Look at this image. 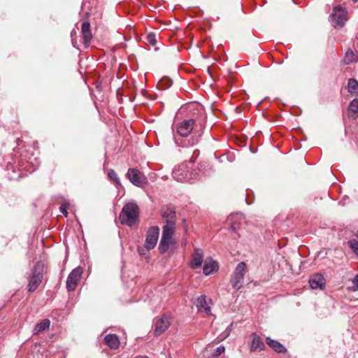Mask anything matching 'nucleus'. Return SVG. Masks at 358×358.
Instances as JSON below:
<instances>
[{
	"label": "nucleus",
	"mask_w": 358,
	"mask_h": 358,
	"mask_svg": "<svg viewBox=\"0 0 358 358\" xmlns=\"http://www.w3.org/2000/svg\"><path fill=\"white\" fill-rule=\"evenodd\" d=\"M169 83H168V85H171V83H170V80H168Z\"/></svg>",
	"instance_id": "473e14b6"
},
{
	"label": "nucleus",
	"mask_w": 358,
	"mask_h": 358,
	"mask_svg": "<svg viewBox=\"0 0 358 358\" xmlns=\"http://www.w3.org/2000/svg\"><path fill=\"white\" fill-rule=\"evenodd\" d=\"M348 92L358 96V81L355 78H350L348 82Z\"/></svg>",
	"instance_id": "393cba45"
},
{
	"label": "nucleus",
	"mask_w": 358,
	"mask_h": 358,
	"mask_svg": "<svg viewBox=\"0 0 358 358\" xmlns=\"http://www.w3.org/2000/svg\"><path fill=\"white\" fill-rule=\"evenodd\" d=\"M196 120L193 118L186 119L180 122L177 125V132L179 137L174 136V141L178 146L186 148L193 146L198 143L201 134L192 136L189 139H183V137H187L193 131Z\"/></svg>",
	"instance_id": "7ed1b4c3"
},
{
	"label": "nucleus",
	"mask_w": 358,
	"mask_h": 358,
	"mask_svg": "<svg viewBox=\"0 0 358 358\" xmlns=\"http://www.w3.org/2000/svg\"><path fill=\"white\" fill-rule=\"evenodd\" d=\"M126 177L134 185L137 187H141L148 182L144 174L139 170L134 168H130L128 169Z\"/></svg>",
	"instance_id": "6e6552de"
},
{
	"label": "nucleus",
	"mask_w": 358,
	"mask_h": 358,
	"mask_svg": "<svg viewBox=\"0 0 358 358\" xmlns=\"http://www.w3.org/2000/svg\"><path fill=\"white\" fill-rule=\"evenodd\" d=\"M159 234V228L158 227H152L148 230L145 241V248L147 250H152L156 246Z\"/></svg>",
	"instance_id": "1a4fd4ad"
},
{
	"label": "nucleus",
	"mask_w": 358,
	"mask_h": 358,
	"mask_svg": "<svg viewBox=\"0 0 358 358\" xmlns=\"http://www.w3.org/2000/svg\"><path fill=\"white\" fill-rule=\"evenodd\" d=\"M245 273L246 264L241 262L238 264L231 277L230 282L233 288L238 290L243 287Z\"/></svg>",
	"instance_id": "0eeeda50"
},
{
	"label": "nucleus",
	"mask_w": 358,
	"mask_h": 358,
	"mask_svg": "<svg viewBox=\"0 0 358 358\" xmlns=\"http://www.w3.org/2000/svg\"><path fill=\"white\" fill-rule=\"evenodd\" d=\"M106 344L111 349L116 350L120 346V340L115 334H108L104 338Z\"/></svg>",
	"instance_id": "412c9836"
},
{
	"label": "nucleus",
	"mask_w": 358,
	"mask_h": 358,
	"mask_svg": "<svg viewBox=\"0 0 358 358\" xmlns=\"http://www.w3.org/2000/svg\"><path fill=\"white\" fill-rule=\"evenodd\" d=\"M162 215L166 221V224L170 222L173 223V227H175L176 222V211L171 206H164L161 210Z\"/></svg>",
	"instance_id": "4468645a"
},
{
	"label": "nucleus",
	"mask_w": 358,
	"mask_h": 358,
	"mask_svg": "<svg viewBox=\"0 0 358 358\" xmlns=\"http://www.w3.org/2000/svg\"><path fill=\"white\" fill-rule=\"evenodd\" d=\"M43 268L44 264L41 261L36 262L34 265L29 278V292H34L42 282Z\"/></svg>",
	"instance_id": "39448f33"
},
{
	"label": "nucleus",
	"mask_w": 358,
	"mask_h": 358,
	"mask_svg": "<svg viewBox=\"0 0 358 358\" xmlns=\"http://www.w3.org/2000/svg\"><path fill=\"white\" fill-rule=\"evenodd\" d=\"M15 163L17 164L15 166L8 164L6 166L8 171V178L10 180H17L27 172H34L40 164L37 157L32 155H29L27 153L21 154L20 160Z\"/></svg>",
	"instance_id": "f03ea898"
},
{
	"label": "nucleus",
	"mask_w": 358,
	"mask_h": 358,
	"mask_svg": "<svg viewBox=\"0 0 358 358\" xmlns=\"http://www.w3.org/2000/svg\"><path fill=\"white\" fill-rule=\"evenodd\" d=\"M309 284L313 289H324L325 287V278L322 274H315L310 278Z\"/></svg>",
	"instance_id": "dca6fc26"
},
{
	"label": "nucleus",
	"mask_w": 358,
	"mask_h": 358,
	"mask_svg": "<svg viewBox=\"0 0 358 358\" xmlns=\"http://www.w3.org/2000/svg\"><path fill=\"white\" fill-rule=\"evenodd\" d=\"M193 162L189 161L176 166L172 171L174 180L178 182H189L199 180L202 176H207L206 169L209 166L207 163L201 164L199 167L193 169Z\"/></svg>",
	"instance_id": "f257e3e1"
},
{
	"label": "nucleus",
	"mask_w": 358,
	"mask_h": 358,
	"mask_svg": "<svg viewBox=\"0 0 358 358\" xmlns=\"http://www.w3.org/2000/svg\"><path fill=\"white\" fill-rule=\"evenodd\" d=\"M225 350V348L223 345H220L219 347L214 349L213 352H212V355L214 357H217L220 355H222Z\"/></svg>",
	"instance_id": "c756f323"
},
{
	"label": "nucleus",
	"mask_w": 358,
	"mask_h": 358,
	"mask_svg": "<svg viewBox=\"0 0 358 358\" xmlns=\"http://www.w3.org/2000/svg\"><path fill=\"white\" fill-rule=\"evenodd\" d=\"M348 244L352 251L358 257V241L356 239L350 240Z\"/></svg>",
	"instance_id": "c85d7f7f"
},
{
	"label": "nucleus",
	"mask_w": 358,
	"mask_h": 358,
	"mask_svg": "<svg viewBox=\"0 0 358 358\" xmlns=\"http://www.w3.org/2000/svg\"><path fill=\"white\" fill-rule=\"evenodd\" d=\"M227 222L230 230L236 231L242 222H245V217L242 213L231 214L227 217Z\"/></svg>",
	"instance_id": "ddd939ff"
},
{
	"label": "nucleus",
	"mask_w": 358,
	"mask_h": 358,
	"mask_svg": "<svg viewBox=\"0 0 358 358\" xmlns=\"http://www.w3.org/2000/svg\"><path fill=\"white\" fill-rule=\"evenodd\" d=\"M138 217V207L134 203H128L124 206L119 215V220L122 224L133 226Z\"/></svg>",
	"instance_id": "20e7f679"
},
{
	"label": "nucleus",
	"mask_w": 358,
	"mask_h": 358,
	"mask_svg": "<svg viewBox=\"0 0 358 358\" xmlns=\"http://www.w3.org/2000/svg\"><path fill=\"white\" fill-rule=\"evenodd\" d=\"M203 261V251L199 248L195 249L194 252L192 255L190 266L192 268H198L201 266Z\"/></svg>",
	"instance_id": "a211bd4d"
},
{
	"label": "nucleus",
	"mask_w": 358,
	"mask_h": 358,
	"mask_svg": "<svg viewBox=\"0 0 358 358\" xmlns=\"http://www.w3.org/2000/svg\"><path fill=\"white\" fill-rule=\"evenodd\" d=\"M108 177L110 180L113 181L116 186H120L121 182L117 174V173L113 169H109L108 171Z\"/></svg>",
	"instance_id": "a878e982"
},
{
	"label": "nucleus",
	"mask_w": 358,
	"mask_h": 358,
	"mask_svg": "<svg viewBox=\"0 0 358 358\" xmlns=\"http://www.w3.org/2000/svg\"><path fill=\"white\" fill-rule=\"evenodd\" d=\"M357 236H358V230H357Z\"/></svg>",
	"instance_id": "72a5a7b5"
},
{
	"label": "nucleus",
	"mask_w": 358,
	"mask_h": 358,
	"mask_svg": "<svg viewBox=\"0 0 358 358\" xmlns=\"http://www.w3.org/2000/svg\"><path fill=\"white\" fill-rule=\"evenodd\" d=\"M251 337L252 341L250 344V351L251 352H255L264 350L265 345L261 338L256 333H252Z\"/></svg>",
	"instance_id": "2eb2a0df"
},
{
	"label": "nucleus",
	"mask_w": 358,
	"mask_h": 358,
	"mask_svg": "<svg viewBox=\"0 0 358 358\" xmlns=\"http://www.w3.org/2000/svg\"><path fill=\"white\" fill-rule=\"evenodd\" d=\"M348 110L354 113H358V99H354L350 103Z\"/></svg>",
	"instance_id": "bb28decb"
},
{
	"label": "nucleus",
	"mask_w": 358,
	"mask_h": 358,
	"mask_svg": "<svg viewBox=\"0 0 358 358\" xmlns=\"http://www.w3.org/2000/svg\"><path fill=\"white\" fill-rule=\"evenodd\" d=\"M357 60L358 56L352 50L349 49L345 53L343 63L344 64H350L352 62H356Z\"/></svg>",
	"instance_id": "b1692460"
},
{
	"label": "nucleus",
	"mask_w": 358,
	"mask_h": 358,
	"mask_svg": "<svg viewBox=\"0 0 358 358\" xmlns=\"http://www.w3.org/2000/svg\"><path fill=\"white\" fill-rule=\"evenodd\" d=\"M170 318L167 315H163L157 319L155 323L154 334L155 336L162 334L170 326Z\"/></svg>",
	"instance_id": "f8f14e48"
},
{
	"label": "nucleus",
	"mask_w": 358,
	"mask_h": 358,
	"mask_svg": "<svg viewBox=\"0 0 358 358\" xmlns=\"http://www.w3.org/2000/svg\"><path fill=\"white\" fill-rule=\"evenodd\" d=\"M196 306L199 312H203L207 314L210 313V306L205 295H201L197 299Z\"/></svg>",
	"instance_id": "6ab92c4d"
},
{
	"label": "nucleus",
	"mask_w": 358,
	"mask_h": 358,
	"mask_svg": "<svg viewBox=\"0 0 358 358\" xmlns=\"http://www.w3.org/2000/svg\"><path fill=\"white\" fill-rule=\"evenodd\" d=\"M148 43L154 46L157 43L156 35L154 32H150L146 37Z\"/></svg>",
	"instance_id": "cd10ccee"
},
{
	"label": "nucleus",
	"mask_w": 358,
	"mask_h": 358,
	"mask_svg": "<svg viewBox=\"0 0 358 358\" xmlns=\"http://www.w3.org/2000/svg\"><path fill=\"white\" fill-rule=\"evenodd\" d=\"M67 208L68 204L66 203H62L59 207V211L64 215V217L68 216Z\"/></svg>",
	"instance_id": "2f4dec72"
},
{
	"label": "nucleus",
	"mask_w": 358,
	"mask_h": 358,
	"mask_svg": "<svg viewBox=\"0 0 358 358\" xmlns=\"http://www.w3.org/2000/svg\"><path fill=\"white\" fill-rule=\"evenodd\" d=\"M82 273L83 268L80 266L76 267L69 273L66 280V289L68 291H73L76 289Z\"/></svg>",
	"instance_id": "9d476101"
},
{
	"label": "nucleus",
	"mask_w": 358,
	"mask_h": 358,
	"mask_svg": "<svg viewBox=\"0 0 358 358\" xmlns=\"http://www.w3.org/2000/svg\"><path fill=\"white\" fill-rule=\"evenodd\" d=\"M81 34L83 36V43L85 46H88L92 38L91 32V26L89 22H84L81 26Z\"/></svg>",
	"instance_id": "f3484780"
},
{
	"label": "nucleus",
	"mask_w": 358,
	"mask_h": 358,
	"mask_svg": "<svg viewBox=\"0 0 358 358\" xmlns=\"http://www.w3.org/2000/svg\"><path fill=\"white\" fill-rule=\"evenodd\" d=\"M346 12L340 6H336L334 8L333 13L331 16L334 22V27H343L346 21Z\"/></svg>",
	"instance_id": "9b49d317"
},
{
	"label": "nucleus",
	"mask_w": 358,
	"mask_h": 358,
	"mask_svg": "<svg viewBox=\"0 0 358 358\" xmlns=\"http://www.w3.org/2000/svg\"><path fill=\"white\" fill-rule=\"evenodd\" d=\"M352 287H349L352 291H357L358 290V273L354 277L352 280Z\"/></svg>",
	"instance_id": "7c9ffc66"
},
{
	"label": "nucleus",
	"mask_w": 358,
	"mask_h": 358,
	"mask_svg": "<svg viewBox=\"0 0 358 358\" xmlns=\"http://www.w3.org/2000/svg\"><path fill=\"white\" fill-rule=\"evenodd\" d=\"M266 343L272 350L278 353L287 352V348L276 340L272 339L270 337H266Z\"/></svg>",
	"instance_id": "aec40b11"
},
{
	"label": "nucleus",
	"mask_w": 358,
	"mask_h": 358,
	"mask_svg": "<svg viewBox=\"0 0 358 358\" xmlns=\"http://www.w3.org/2000/svg\"><path fill=\"white\" fill-rule=\"evenodd\" d=\"M216 263L210 258L204 262L203 272L206 275H208L213 273L216 270Z\"/></svg>",
	"instance_id": "4be33fe9"
},
{
	"label": "nucleus",
	"mask_w": 358,
	"mask_h": 358,
	"mask_svg": "<svg viewBox=\"0 0 358 358\" xmlns=\"http://www.w3.org/2000/svg\"><path fill=\"white\" fill-rule=\"evenodd\" d=\"M174 229L175 227H173L172 222L163 227L162 236L159 245V250L161 253L166 252L169 246L173 243L172 236Z\"/></svg>",
	"instance_id": "423d86ee"
},
{
	"label": "nucleus",
	"mask_w": 358,
	"mask_h": 358,
	"mask_svg": "<svg viewBox=\"0 0 358 358\" xmlns=\"http://www.w3.org/2000/svg\"><path fill=\"white\" fill-rule=\"evenodd\" d=\"M50 325V322L48 319L43 320L40 323H38L34 329V334H38L41 332L48 329Z\"/></svg>",
	"instance_id": "5701e85b"
}]
</instances>
